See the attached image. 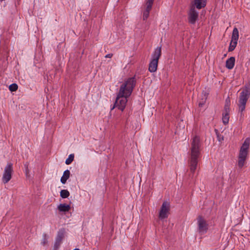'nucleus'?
<instances>
[{
	"label": "nucleus",
	"instance_id": "9d476101",
	"mask_svg": "<svg viewBox=\"0 0 250 250\" xmlns=\"http://www.w3.org/2000/svg\"><path fill=\"white\" fill-rule=\"evenodd\" d=\"M229 108L227 105L225 106L224 111L223 113L222 121L224 125L228 124L229 119Z\"/></svg>",
	"mask_w": 250,
	"mask_h": 250
},
{
	"label": "nucleus",
	"instance_id": "f3484780",
	"mask_svg": "<svg viewBox=\"0 0 250 250\" xmlns=\"http://www.w3.org/2000/svg\"><path fill=\"white\" fill-rule=\"evenodd\" d=\"M237 43V41H233L231 40L229 47V51H232L234 50L236 46Z\"/></svg>",
	"mask_w": 250,
	"mask_h": 250
},
{
	"label": "nucleus",
	"instance_id": "4be33fe9",
	"mask_svg": "<svg viewBox=\"0 0 250 250\" xmlns=\"http://www.w3.org/2000/svg\"><path fill=\"white\" fill-rule=\"evenodd\" d=\"M150 10L145 9L143 12V20H146L149 17Z\"/></svg>",
	"mask_w": 250,
	"mask_h": 250
},
{
	"label": "nucleus",
	"instance_id": "ddd939ff",
	"mask_svg": "<svg viewBox=\"0 0 250 250\" xmlns=\"http://www.w3.org/2000/svg\"><path fill=\"white\" fill-rule=\"evenodd\" d=\"M235 59L234 57H231L227 59L226 62V67L229 69H232L235 64Z\"/></svg>",
	"mask_w": 250,
	"mask_h": 250
},
{
	"label": "nucleus",
	"instance_id": "7ed1b4c3",
	"mask_svg": "<svg viewBox=\"0 0 250 250\" xmlns=\"http://www.w3.org/2000/svg\"><path fill=\"white\" fill-rule=\"evenodd\" d=\"M250 97V87L249 85H246L242 88L241 92L240 93L238 102L237 104L238 106V113L240 114L241 117L244 116L243 112L245 111L246 104Z\"/></svg>",
	"mask_w": 250,
	"mask_h": 250
},
{
	"label": "nucleus",
	"instance_id": "39448f33",
	"mask_svg": "<svg viewBox=\"0 0 250 250\" xmlns=\"http://www.w3.org/2000/svg\"><path fill=\"white\" fill-rule=\"evenodd\" d=\"M161 56V47H157L154 50L151 55L150 61L148 71L150 72H155L157 70L158 61Z\"/></svg>",
	"mask_w": 250,
	"mask_h": 250
},
{
	"label": "nucleus",
	"instance_id": "f03ea898",
	"mask_svg": "<svg viewBox=\"0 0 250 250\" xmlns=\"http://www.w3.org/2000/svg\"><path fill=\"white\" fill-rule=\"evenodd\" d=\"M201 142L200 138L195 136L191 141V146L188 153L189 155L188 165L190 172L193 174L197 167L199 159L201 156Z\"/></svg>",
	"mask_w": 250,
	"mask_h": 250
},
{
	"label": "nucleus",
	"instance_id": "a211bd4d",
	"mask_svg": "<svg viewBox=\"0 0 250 250\" xmlns=\"http://www.w3.org/2000/svg\"><path fill=\"white\" fill-rule=\"evenodd\" d=\"M70 195L69 192L66 189H62L60 192V196L62 198H66Z\"/></svg>",
	"mask_w": 250,
	"mask_h": 250
},
{
	"label": "nucleus",
	"instance_id": "6e6552de",
	"mask_svg": "<svg viewBox=\"0 0 250 250\" xmlns=\"http://www.w3.org/2000/svg\"><path fill=\"white\" fill-rule=\"evenodd\" d=\"M195 7H196L194 6L191 5L188 13V22L192 24L195 23L199 16L198 12L195 10Z\"/></svg>",
	"mask_w": 250,
	"mask_h": 250
},
{
	"label": "nucleus",
	"instance_id": "bb28decb",
	"mask_svg": "<svg viewBox=\"0 0 250 250\" xmlns=\"http://www.w3.org/2000/svg\"><path fill=\"white\" fill-rule=\"evenodd\" d=\"M202 105H203V104H201V103H199V105L200 106H202Z\"/></svg>",
	"mask_w": 250,
	"mask_h": 250
},
{
	"label": "nucleus",
	"instance_id": "b1692460",
	"mask_svg": "<svg viewBox=\"0 0 250 250\" xmlns=\"http://www.w3.org/2000/svg\"><path fill=\"white\" fill-rule=\"evenodd\" d=\"M216 134H217V137L218 140L220 142H222L224 140L223 136L220 135L219 133H217Z\"/></svg>",
	"mask_w": 250,
	"mask_h": 250
},
{
	"label": "nucleus",
	"instance_id": "f8f14e48",
	"mask_svg": "<svg viewBox=\"0 0 250 250\" xmlns=\"http://www.w3.org/2000/svg\"><path fill=\"white\" fill-rule=\"evenodd\" d=\"M63 237V231H59L58 233L54 245L55 248L57 249L60 246Z\"/></svg>",
	"mask_w": 250,
	"mask_h": 250
},
{
	"label": "nucleus",
	"instance_id": "4468645a",
	"mask_svg": "<svg viewBox=\"0 0 250 250\" xmlns=\"http://www.w3.org/2000/svg\"><path fill=\"white\" fill-rule=\"evenodd\" d=\"M58 209L61 212H68L70 209V206L65 204H61L58 206Z\"/></svg>",
	"mask_w": 250,
	"mask_h": 250
},
{
	"label": "nucleus",
	"instance_id": "a878e982",
	"mask_svg": "<svg viewBox=\"0 0 250 250\" xmlns=\"http://www.w3.org/2000/svg\"><path fill=\"white\" fill-rule=\"evenodd\" d=\"M112 56H113L112 54H108L105 55V58H111L112 57Z\"/></svg>",
	"mask_w": 250,
	"mask_h": 250
},
{
	"label": "nucleus",
	"instance_id": "5701e85b",
	"mask_svg": "<svg viewBox=\"0 0 250 250\" xmlns=\"http://www.w3.org/2000/svg\"><path fill=\"white\" fill-rule=\"evenodd\" d=\"M47 235L46 234H43V238H42V241L41 244L43 246H45L47 244Z\"/></svg>",
	"mask_w": 250,
	"mask_h": 250
},
{
	"label": "nucleus",
	"instance_id": "f257e3e1",
	"mask_svg": "<svg viewBox=\"0 0 250 250\" xmlns=\"http://www.w3.org/2000/svg\"><path fill=\"white\" fill-rule=\"evenodd\" d=\"M136 83L135 76L129 78L125 81L120 87L115 103L111 109L117 107L122 111L124 110L127 101V99L131 95Z\"/></svg>",
	"mask_w": 250,
	"mask_h": 250
},
{
	"label": "nucleus",
	"instance_id": "20e7f679",
	"mask_svg": "<svg viewBox=\"0 0 250 250\" xmlns=\"http://www.w3.org/2000/svg\"><path fill=\"white\" fill-rule=\"evenodd\" d=\"M250 143V139L249 138H247L240 148L238 161V166L240 168H242L245 164L248 154Z\"/></svg>",
	"mask_w": 250,
	"mask_h": 250
},
{
	"label": "nucleus",
	"instance_id": "aec40b11",
	"mask_svg": "<svg viewBox=\"0 0 250 250\" xmlns=\"http://www.w3.org/2000/svg\"><path fill=\"white\" fill-rule=\"evenodd\" d=\"M74 155L71 154L69 155L68 157L65 160V164L66 165H70L74 160Z\"/></svg>",
	"mask_w": 250,
	"mask_h": 250
},
{
	"label": "nucleus",
	"instance_id": "6ab92c4d",
	"mask_svg": "<svg viewBox=\"0 0 250 250\" xmlns=\"http://www.w3.org/2000/svg\"><path fill=\"white\" fill-rule=\"evenodd\" d=\"M154 0H146L145 9L151 10Z\"/></svg>",
	"mask_w": 250,
	"mask_h": 250
},
{
	"label": "nucleus",
	"instance_id": "dca6fc26",
	"mask_svg": "<svg viewBox=\"0 0 250 250\" xmlns=\"http://www.w3.org/2000/svg\"><path fill=\"white\" fill-rule=\"evenodd\" d=\"M239 38V31L237 28L235 27L232 31L231 40L233 41H238Z\"/></svg>",
	"mask_w": 250,
	"mask_h": 250
},
{
	"label": "nucleus",
	"instance_id": "2eb2a0df",
	"mask_svg": "<svg viewBox=\"0 0 250 250\" xmlns=\"http://www.w3.org/2000/svg\"><path fill=\"white\" fill-rule=\"evenodd\" d=\"M70 172L68 169L65 170L63 172L62 176L61 178V182L62 184H65L66 181L70 177Z\"/></svg>",
	"mask_w": 250,
	"mask_h": 250
},
{
	"label": "nucleus",
	"instance_id": "1a4fd4ad",
	"mask_svg": "<svg viewBox=\"0 0 250 250\" xmlns=\"http://www.w3.org/2000/svg\"><path fill=\"white\" fill-rule=\"evenodd\" d=\"M169 209V204L167 202H164L162 205L159 212V218L163 219L167 218Z\"/></svg>",
	"mask_w": 250,
	"mask_h": 250
},
{
	"label": "nucleus",
	"instance_id": "9b49d317",
	"mask_svg": "<svg viewBox=\"0 0 250 250\" xmlns=\"http://www.w3.org/2000/svg\"><path fill=\"white\" fill-rule=\"evenodd\" d=\"M206 1L207 0H194L192 5L194 6L198 9H201L206 6Z\"/></svg>",
	"mask_w": 250,
	"mask_h": 250
},
{
	"label": "nucleus",
	"instance_id": "412c9836",
	"mask_svg": "<svg viewBox=\"0 0 250 250\" xmlns=\"http://www.w3.org/2000/svg\"><path fill=\"white\" fill-rule=\"evenodd\" d=\"M18 86L16 83H12L9 86V90L11 92L16 91L18 89Z\"/></svg>",
	"mask_w": 250,
	"mask_h": 250
},
{
	"label": "nucleus",
	"instance_id": "0eeeda50",
	"mask_svg": "<svg viewBox=\"0 0 250 250\" xmlns=\"http://www.w3.org/2000/svg\"><path fill=\"white\" fill-rule=\"evenodd\" d=\"M198 230L201 234H204L207 232L208 229V224L206 220L202 216H199L197 219Z\"/></svg>",
	"mask_w": 250,
	"mask_h": 250
},
{
	"label": "nucleus",
	"instance_id": "393cba45",
	"mask_svg": "<svg viewBox=\"0 0 250 250\" xmlns=\"http://www.w3.org/2000/svg\"><path fill=\"white\" fill-rule=\"evenodd\" d=\"M230 99L228 98L227 99H226V104L225 106L226 105H227L228 107H229V104H230Z\"/></svg>",
	"mask_w": 250,
	"mask_h": 250
},
{
	"label": "nucleus",
	"instance_id": "423d86ee",
	"mask_svg": "<svg viewBox=\"0 0 250 250\" xmlns=\"http://www.w3.org/2000/svg\"><path fill=\"white\" fill-rule=\"evenodd\" d=\"M13 172V164L11 163H8L4 167L2 177V181L4 184L7 183L11 179Z\"/></svg>",
	"mask_w": 250,
	"mask_h": 250
}]
</instances>
